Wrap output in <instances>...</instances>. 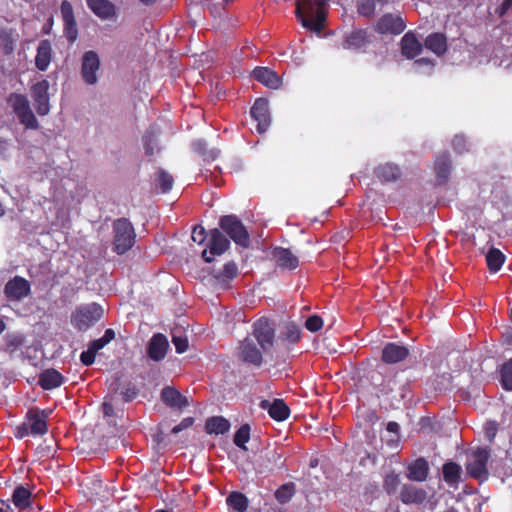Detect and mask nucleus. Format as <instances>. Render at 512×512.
<instances>
[{
  "label": "nucleus",
  "instance_id": "42",
  "mask_svg": "<svg viewBox=\"0 0 512 512\" xmlns=\"http://www.w3.org/2000/svg\"><path fill=\"white\" fill-rule=\"evenodd\" d=\"M500 376L502 388L512 391V358L501 366Z\"/></svg>",
  "mask_w": 512,
  "mask_h": 512
},
{
  "label": "nucleus",
  "instance_id": "32",
  "mask_svg": "<svg viewBox=\"0 0 512 512\" xmlns=\"http://www.w3.org/2000/svg\"><path fill=\"white\" fill-rule=\"evenodd\" d=\"M442 474L444 481L453 488H457L461 480L462 468L454 462L448 461L442 466Z\"/></svg>",
  "mask_w": 512,
  "mask_h": 512
},
{
  "label": "nucleus",
  "instance_id": "40",
  "mask_svg": "<svg viewBox=\"0 0 512 512\" xmlns=\"http://www.w3.org/2000/svg\"><path fill=\"white\" fill-rule=\"evenodd\" d=\"M400 484H401L400 475L396 474L395 472H390L384 478L383 490L389 496H393L398 492Z\"/></svg>",
  "mask_w": 512,
  "mask_h": 512
},
{
  "label": "nucleus",
  "instance_id": "24",
  "mask_svg": "<svg viewBox=\"0 0 512 512\" xmlns=\"http://www.w3.org/2000/svg\"><path fill=\"white\" fill-rule=\"evenodd\" d=\"M429 475V464L425 458H418L407 467V478L410 481L424 482Z\"/></svg>",
  "mask_w": 512,
  "mask_h": 512
},
{
  "label": "nucleus",
  "instance_id": "8",
  "mask_svg": "<svg viewBox=\"0 0 512 512\" xmlns=\"http://www.w3.org/2000/svg\"><path fill=\"white\" fill-rule=\"evenodd\" d=\"M6 299L10 302H20L31 295V284L22 276L9 279L3 289Z\"/></svg>",
  "mask_w": 512,
  "mask_h": 512
},
{
  "label": "nucleus",
  "instance_id": "37",
  "mask_svg": "<svg viewBox=\"0 0 512 512\" xmlns=\"http://www.w3.org/2000/svg\"><path fill=\"white\" fill-rule=\"evenodd\" d=\"M505 259V255L499 249L494 247L490 248L486 255V263L489 271L492 273L498 272L504 264Z\"/></svg>",
  "mask_w": 512,
  "mask_h": 512
},
{
  "label": "nucleus",
  "instance_id": "63",
  "mask_svg": "<svg viewBox=\"0 0 512 512\" xmlns=\"http://www.w3.org/2000/svg\"><path fill=\"white\" fill-rule=\"evenodd\" d=\"M414 65L415 66H421V65L433 66L434 64H433V61L428 58H420V59L415 60Z\"/></svg>",
  "mask_w": 512,
  "mask_h": 512
},
{
  "label": "nucleus",
  "instance_id": "12",
  "mask_svg": "<svg viewBox=\"0 0 512 512\" xmlns=\"http://www.w3.org/2000/svg\"><path fill=\"white\" fill-rule=\"evenodd\" d=\"M100 68V60L95 51H86L82 57L81 76L88 85L97 83V72Z\"/></svg>",
  "mask_w": 512,
  "mask_h": 512
},
{
  "label": "nucleus",
  "instance_id": "11",
  "mask_svg": "<svg viewBox=\"0 0 512 512\" xmlns=\"http://www.w3.org/2000/svg\"><path fill=\"white\" fill-rule=\"evenodd\" d=\"M253 335L264 351L274 344L275 330L267 318H260L254 323Z\"/></svg>",
  "mask_w": 512,
  "mask_h": 512
},
{
  "label": "nucleus",
  "instance_id": "10",
  "mask_svg": "<svg viewBox=\"0 0 512 512\" xmlns=\"http://www.w3.org/2000/svg\"><path fill=\"white\" fill-rule=\"evenodd\" d=\"M405 28L402 17L392 13L383 14L374 25V30L381 35H399Z\"/></svg>",
  "mask_w": 512,
  "mask_h": 512
},
{
  "label": "nucleus",
  "instance_id": "4",
  "mask_svg": "<svg viewBox=\"0 0 512 512\" xmlns=\"http://www.w3.org/2000/svg\"><path fill=\"white\" fill-rule=\"evenodd\" d=\"M103 308L97 303L78 307L71 315V323L79 331H86L103 317Z\"/></svg>",
  "mask_w": 512,
  "mask_h": 512
},
{
  "label": "nucleus",
  "instance_id": "3",
  "mask_svg": "<svg viewBox=\"0 0 512 512\" xmlns=\"http://www.w3.org/2000/svg\"><path fill=\"white\" fill-rule=\"evenodd\" d=\"M219 226L235 244L243 248L249 247V233L242 221L236 215L230 214L220 217Z\"/></svg>",
  "mask_w": 512,
  "mask_h": 512
},
{
  "label": "nucleus",
  "instance_id": "39",
  "mask_svg": "<svg viewBox=\"0 0 512 512\" xmlns=\"http://www.w3.org/2000/svg\"><path fill=\"white\" fill-rule=\"evenodd\" d=\"M296 492V487L293 482H288L285 484H282L276 491H275V498L280 504H286L288 503L292 497L294 496Z\"/></svg>",
  "mask_w": 512,
  "mask_h": 512
},
{
  "label": "nucleus",
  "instance_id": "48",
  "mask_svg": "<svg viewBox=\"0 0 512 512\" xmlns=\"http://www.w3.org/2000/svg\"><path fill=\"white\" fill-rule=\"evenodd\" d=\"M64 33L69 43H74L78 37L76 20L64 21Z\"/></svg>",
  "mask_w": 512,
  "mask_h": 512
},
{
  "label": "nucleus",
  "instance_id": "44",
  "mask_svg": "<svg viewBox=\"0 0 512 512\" xmlns=\"http://www.w3.org/2000/svg\"><path fill=\"white\" fill-rule=\"evenodd\" d=\"M0 48L5 55H10L14 51V38L10 31L0 28Z\"/></svg>",
  "mask_w": 512,
  "mask_h": 512
},
{
  "label": "nucleus",
  "instance_id": "6",
  "mask_svg": "<svg viewBox=\"0 0 512 512\" xmlns=\"http://www.w3.org/2000/svg\"><path fill=\"white\" fill-rule=\"evenodd\" d=\"M490 458V450L488 448L479 447L470 455V460L466 464L467 474L476 480L484 481L488 478L489 472L487 463Z\"/></svg>",
  "mask_w": 512,
  "mask_h": 512
},
{
  "label": "nucleus",
  "instance_id": "43",
  "mask_svg": "<svg viewBox=\"0 0 512 512\" xmlns=\"http://www.w3.org/2000/svg\"><path fill=\"white\" fill-rule=\"evenodd\" d=\"M155 180L157 184L160 186L163 193H168L172 189L174 178L164 169H158Z\"/></svg>",
  "mask_w": 512,
  "mask_h": 512
},
{
  "label": "nucleus",
  "instance_id": "30",
  "mask_svg": "<svg viewBox=\"0 0 512 512\" xmlns=\"http://www.w3.org/2000/svg\"><path fill=\"white\" fill-rule=\"evenodd\" d=\"M424 45L437 56L444 55L448 48L447 38L445 34L440 32L429 34L424 40Z\"/></svg>",
  "mask_w": 512,
  "mask_h": 512
},
{
  "label": "nucleus",
  "instance_id": "45",
  "mask_svg": "<svg viewBox=\"0 0 512 512\" xmlns=\"http://www.w3.org/2000/svg\"><path fill=\"white\" fill-rule=\"evenodd\" d=\"M301 329L294 323H289L285 327V331L281 334V339L288 343H297L301 339Z\"/></svg>",
  "mask_w": 512,
  "mask_h": 512
},
{
  "label": "nucleus",
  "instance_id": "35",
  "mask_svg": "<svg viewBox=\"0 0 512 512\" xmlns=\"http://www.w3.org/2000/svg\"><path fill=\"white\" fill-rule=\"evenodd\" d=\"M368 33L360 29L352 31L344 41V47L348 49H360L368 44Z\"/></svg>",
  "mask_w": 512,
  "mask_h": 512
},
{
  "label": "nucleus",
  "instance_id": "52",
  "mask_svg": "<svg viewBox=\"0 0 512 512\" xmlns=\"http://www.w3.org/2000/svg\"><path fill=\"white\" fill-rule=\"evenodd\" d=\"M60 11H61L63 22L69 21V20H75L73 7L69 1L64 0L61 3Z\"/></svg>",
  "mask_w": 512,
  "mask_h": 512
},
{
  "label": "nucleus",
  "instance_id": "54",
  "mask_svg": "<svg viewBox=\"0 0 512 512\" xmlns=\"http://www.w3.org/2000/svg\"><path fill=\"white\" fill-rule=\"evenodd\" d=\"M498 431V425L495 421H488L484 426L485 437L489 441H493Z\"/></svg>",
  "mask_w": 512,
  "mask_h": 512
},
{
  "label": "nucleus",
  "instance_id": "57",
  "mask_svg": "<svg viewBox=\"0 0 512 512\" xmlns=\"http://www.w3.org/2000/svg\"><path fill=\"white\" fill-rule=\"evenodd\" d=\"M112 400V396L110 398L106 397L105 401L102 404V412L107 417H113L115 415Z\"/></svg>",
  "mask_w": 512,
  "mask_h": 512
},
{
  "label": "nucleus",
  "instance_id": "16",
  "mask_svg": "<svg viewBox=\"0 0 512 512\" xmlns=\"http://www.w3.org/2000/svg\"><path fill=\"white\" fill-rule=\"evenodd\" d=\"M434 173L438 185H446L452 171V160L448 152L436 155L434 160Z\"/></svg>",
  "mask_w": 512,
  "mask_h": 512
},
{
  "label": "nucleus",
  "instance_id": "31",
  "mask_svg": "<svg viewBox=\"0 0 512 512\" xmlns=\"http://www.w3.org/2000/svg\"><path fill=\"white\" fill-rule=\"evenodd\" d=\"M253 77L261 84L276 89L280 86V78L277 73L267 67H257L253 71Z\"/></svg>",
  "mask_w": 512,
  "mask_h": 512
},
{
  "label": "nucleus",
  "instance_id": "26",
  "mask_svg": "<svg viewBox=\"0 0 512 512\" xmlns=\"http://www.w3.org/2000/svg\"><path fill=\"white\" fill-rule=\"evenodd\" d=\"M238 275V267L234 261H229L224 264L221 271L213 274L215 284L220 288L227 289L230 287V282Z\"/></svg>",
  "mask_w": 512,
  "mask_h": 512
},
{
  "label": "nucleus",
  "instance_id": "38",
  "mask_svg": "<svg viewBox=\"0 0 512 512\" xmlns=\"http://www.w3.org/2000/svg\"><path fill=\"white\" fill-rule=\"evenodd\" d=\"M226 503L237 512H245L248 508V499L240 492L230 493L226 498Z\"/></svg>",
  "mask_w": 512,
  "mask_h": 512
},
{
  "label": "nucleus",
  "instance_id": "51",
  "mask_svg": "<svg viewBox=\"0 0 512 512\" xmlns=\"http://www.w3.org/2000/svg\"><path fill=\"white\" fill-rule=\"evenodd\" d=\"M452 147L458 154L468 151L467 140L463 135H456L452 140Z\"/></svg>",
  "mask_w": 512,
  "mask_h": 512
},
{
  "label": "nucleus",
  "instance_id": "9",
  "mask_svg": "<svg viewBox=\"0 0 512 512\" xmlns=\"http://www.w3.org/2000/svg\"><path fill=\"white\" fill-rule=\"evenodd\" d=\"M49 86V82L42 79L33 84L30 89L36 112L40 116H45L50 111Z\"/></svg>",
  "mask_w": 512,
  "mask_h": 512
},
{
  "label": "nucleus",
  "instance_id": "60",
  "mask_svg": "<svg viewBox=\"0 0 512 512\" xmlns=\"http://www.w3.org/2000/svg\"><path fill=\"white\" fill-rule=\"evenodd\" d=\"M386 430L388 432H390V433L395 434L398 437L399 436L400 426H399V424L397 422L390 421V422L387 423Z\"/></svg>",
  "mask_w": 512,
  "mask_h": 512
},
{
  "label": "nucleus",
  "instance_id": "41",
  "mask_svg": "<svg viewBox=\"0 0 512 512\" xmlns=\"http://www.w3.org/2000/svg\"><path fill=\"white\" fill-rule=\"evenodd\" d=\"M250 431V425L246 423L241 425L234 434V444L244 451H247L246 443L250 440Z\"/></svg>",
  "mask_w": 512,
  "mask_h": 512
},
{
  "label": "nucleus",
  "instance_id": "17",
  "mask_svg": "<svg viewBox=\"0 0 512 512\" xmlns=\"http://www.w3.org/2000/svg\"><path fill=\"white\" fill-rule=\"evenodd\" d=\"M160 399L166 406L180 411L189 406L188 398L173 386H165Z\"/></svg>",
  "mask_w": 512,
  "mask_h": 512
},
{
  "label": "nucleus",
  "instance_id": "20",
  "mask_svg": "<svg viewBox=\"0 0 512 512\" xmlns=\"http://www.w3.org/2000/svg\"><path fill=\"white\" fill-rule=\"evenodd\" d=\"M409 356V349L401 344L389 342L382 349L381 359L386 364H396Z\"/></svg>",
  "mask_w": 512,
  "mask_h": 512
},
{
  "label": "nucleus",
  "instance_id": "59",
  "mask_svg": "<svg viewBox=\"0 0 512 512\" xmlns=\"http://www.w3.org/2000/svg\"><path fill=\"white\" fill-rule=\"evenodd\" d=\"M107 345V342L101 337L99 339H95V340H92L90 343H89V347L94 351V352H98L99 350H101L104 346Z\"/></svg>",
  "mask_w": 512,
  "mask_h": 512
},
{
  "label": "nucleus",
  "instance_id": "29",
  "mask_svg": "<svg viewBox=\"0 0 512 512\" xmlns=\"http://www.w3.org/2000/svg\"><path fill=\"white\" fill-rule=\"evenodd\" d=\"M64 383L63 375L56 369H46L40 373L38 384L44 390H52Z\"/></svg>",
  "mask_w": 512,
  "mask_h": 512
},
{
  "label": "nucleus",
  "instance_id": "28",
  "mask_svg": "<svg viewBox=\"0 0 512 512\" xmlns=\"http://www.w3.org/2000/svg\"><path fill=\"white\" fill-rule=\"evenodd\" d=\"M52 47L49 40H41L37 47L35 66L40 71H46L51 63Z\"/></svg>",
  "mask_w": 512,
  "mask_h": 512
},
{
  "label": "nucleus",
  "instance_id": "56",
  "mask_svg": "<svg viewBox=\"0 0 512 512\" xmlns=\"http://www.w3.org/2000/svg\"><path fill=\"white\" fill-rule=\"evenodd\" d=\"M96 352H94L89 346L86 351H83L80 355L81 363L85 366H90L94 363Z\"/></svg>",
  "mask_w": 512,
  "mask_h": 512
},
{
  "label": "nucleus",
  "instance_id": "34",
  "mask_svg": "<svg viewBox=\"0 0 512 512\" xmlns=\"http://www.w3.org/2000/svg\"><path fill=\"white\" fill-rule=\"evenodd\" d=\"M230 429V422L222 416H213L206 420L205 431L208 434H225Z\"/></svg>",
  "mask_w": 512,
  "mask_h": 512
},
{
  "label": "nucleus",
  "instance_id": "25",
  "mask_svg": "<svg viewBox=\"0 0 512 512\" xmlns=\"http://www.w3.org/2000/svg\"><path fill=\"white\" fill-rule=\"evenodd\" d=\"M88 7L100 19L116 17V6L109 0H86Z\"/></svg>",
  "mask_w": 512,
  "mask_h": 512
},
{
  "label": "nucleus",
  "instance_id": "13",
  "mask_svg": "<svg viewBox=\"0 0 512 512\" xmlns=\"http://www.w3.org/2000/svg\"><path fill=\"white\" fill-rule=\"evenodd\" d=\"M250 114L254 121H256L257 123V132H266L271 123L268 101L264 98L256 99L253 106L250 109Z\"/></svg>",
  "mask_w": 512,
  "mask_h": 512
},
{
  "label": "nucleus",
  "instance_id": "18",
  "mask_svg": "<svg viewBox=\"0 0 512 512\" xmlns=\"http://www.w3.org/2000/svg\"><path fill=\"white\" fill-rule=\"evenodd\" d=\"M169 347L168 340L162 333H156L150 339L147 345L148 357L156 362L163 360Z\"/></svg>",
  "mask_w": 512,
  "mask_h": 512
},
{
  "label": "nucleus",
  "instance_id": "14",
  "mask_svg": "<svg viewBox=\"0 0 512 512\" xmlns=\"http://www.w3.org/2000/svg\"><path fill=\"white\" fill-rule=\"evenodd\" d=\"M238 357L244 363L255 367H260L263 364L262 352L250 338H245L240 342L238 347Z\"/></svg>",
  "mask_w": 512,
  "mask_h": 512
},
{
  "label": "nucleus",
  "instance_id": "23",
  "mask_svg": "<svg viewBox=\"0 0 512 512\" xmlns=\"http://www.w3.org/2000/svg\"><path fill=\"white\" fill-rule=\"evenodd\" d=\"M373 173L381 183L396 182L402 175L400 167L391 162L379 164Z\"/></svg>",
  "mask_w": 512,
  "mask_h": 512
},
{
  "label": "nucleus",
  "instance_id": "58",
  "mask_svg": "<svg viewBox=\"0 0 512 512\" xmlns=\"http://www.w3.org/2000/svg\"><path fill=\"white\" fill-rule=\"evenodd\" d=\"M22 344V339L18 336L7 338L6 351L13 352Z\"/></svg>",
  "mask_w": 512,
  "mask_h": 512
},
{
  "label": "nucleus",
  "instance_id": "61",
  "mask_svg": "<svg viewBox=\"0 0 512 512\" xmlns=\"http://www.w3.org/2000/svg\"><path fill=\"white\" fill-rule=\"evenodd\" d=\"M102 338L107 344L110 343L115 338V331L112 328L106 329Z\"/></svg>",
  "mask_w": 512,
  "mask_h": 512
},
{
  "label": "nucleus",
  "instance_id": "15",
  "mask_svg": "<svg viewBox=\"0 0 512 512\" xmlns=\"http://www.w3.org/2000/svg\"><path fill=\"white\" fill-rule=\"evenodd\" d=\"M427 498V491L413 484H403L399 490V499L406 505H422Z\"/></svg>",
  "mask_w": 512,
  "mask_h": 512
},
{
  "label": "nucleus",
  "instance_id": "21",
  "mask_svg": "<svg viewBox=\"0 0 512 512\" xmlns=\"http://www.w3.org/2000/svg\"><path fill=\"white\" fill-rule=\"evenodd\" d=\"M260 407L267 410L269 416L276 421H284L290 415V408L283 399H274L273 402L262 400Z\"/></svg>",
  "mask_w": 512,
  "mask_h": 512
},
{
  "label": "nucleus",
  "instance_id": "2",
  "mask_svg": "<svg viewBox=\"0 0 512 512\" xmlns=\"http://www.w3.org/2000/svg\"><path fill=\"white\" fill-rule=\"evenodd\" d=\"M113 234V249L119 255L126 253L135 244V229L127 218H118L114 220Z\"/></svg>",
  "mask_w": 512,
  "mask_h": 512
},
{
  "label": "nucleus",
  "instance_id": "22",
  "mask_svg": "<svg viewBox=\"0 0 512 512\" xmlns=\"http://www.w3.org/2000/svg\"><path fill=\"white\" fill-rule=\"evenodd\" d=\"M401 54L407 59H414L421 54L423 50L422 43L417 39L416 35L409 31L400 41Z\"/></svg>",
  "mask_w": 512,
  "mask_h": 512
},
{
  "label": "nucleus",
  "instance_id": "53",
  "mask_svg": "<svg viewBox=\"0 0 512 512\" xmlns=\"http://www.w3.org/2000/svg\"><path fill=\"white\" fill-rule=\"evenodd\" d=\"M172 343L179 354L184 353L188 348V340L185 337L172 335Z\"/></svg>",
  "mask_w": 512,
  "mask_h": 512
},
{
  "label": "nucleus",
  "instance_id": "50",
  "mask_svg": "<svg viewBox=\"0 0 512 512\" xmlns=\"http://www.w3.org/2000/svg\"><path fill=\"white\" fill-rule=\"evenodd\" d=\"M143 147L147 156H152L155 152V137L152 133H146L142 137Z\"/></svg>",
  "mask_w": 512,
  "mask_h": 512
},
{
  "label": "nucleus",
  "instance_id": "46",
  "mask_svg": "<svg viewBox=\"0 0 512 512\" xmlns=\"http://www.w3.org/2000/svg\"><path fill=\"white\" fill-rule=\"evenodd\" d=\"M266 460L271 465V469L273 468H282L285 465L284 453L280 448L273 449L266 453Z\"/></svg>",
  "mask_w": 512,
  "mask_h": 512
},
{
  "label": "nucleus",
  "instance_id": "55",
  "mask_svg": "<svg viewBox=\"0 0 512 512\" xmlns=\"http://www.w3.org/2000/svg\"><path fill=\"white\" fill-rule=\"evenodd\" d=\"M206 237L207 234L203 226L197 225L193 228L191 238L194 242L202 244L205 241Z\"/></svg>",
  "mask_w": 512,
  "mask_h": 512
},
{
  "label": "nucleus",
  "instance_id": "64",
  "mask_svg": "<svg viewBox=\"0 0 512 512\" xmlns=\"http://www.w3.org/2000/svg\"><path fill=\"white\" fill-rule=\"evenodd\" d=\"M11 507L9 503L5 500L0 499V512H10Z\"/></svg>",
  "mask_w": 512,
  "mask_h": 512
},
{
  "label": "nucleus",
  "instance_id": "5",
  "mask_svg": "<svg viewBox=\"0 0 512 512\" xmlns=\"http://www.w3.org/2000/svg\"><path fill=\"white\" fill-rule=\"evenodd\" d=\"M8 102L17 115L19 122L26 129L37 130L39 128V122L32 112L29 101L25 95L11 93Z\"/></svg>",
  "mask_w": 512,
  "mask_h": 512
},
{
  "label": "nucleus",
  "instance_id": "19",
  "mask_svg": "<svg viewBox=\"0 0 512 512\" xmlns=\"http://www.w3.org/2000/svg\"><path fill=\"white\" fill-rule=\"evenodd\" d=\"M48 413L45 410H29L26 415L30 433L32 435H44L48 431Z\"/></svg>",
  "mask_w": 512,
  "mask_h": 512
},
{
  "label": "nucleus",
  "instance_id": "1",
  "mask_svg": "<svg viewBox=\"0 0 512 512\" xmlns=\"http://www.w3.org/2000/svg\"><path fill=\"white\" fill-rule=\"evenodd\" d=\"M326 0H297L295 15L302 26L315 32L324 28Z\"/></svg>",
  "mask_w": 512,
  "mask_h": 512
},
{
  "label": "nucleus",
  "instance_id": "36",
  "mask_svg": "<svg viewBox=\"0 0 512 512\" xmlns=\"http://www.w3.org/2000/svg\"><path fill=\"white\" fill-rule=\"evenodd\" d=\"M111 389L116 393L120 389V394L125 402L133 401L139 394V389L132 382L124 383L122 386L115 380L111 384Z\"/></svg>",
  "mask_w": 512,
  "mask_h": 512
},
{
  "label": "nucleus",
  "instance_id": "33",
  "mask_svg": "<svg viewBox=\"0 0 512 512\" xmlns=\"http://www.w3.org/2000/svg\"><path fill=\"white\" fill-rule=\"evenodd\" d=\"M31 496L32 493L29 489L19 485L13 491L12 502L20 511H27L32 508Z\"/></svg>",
  "mask_w": 512,
  "mask_h": 512
},
{
  "label": "nucleus",
  "instance_id": "49",
  "mask_svg": "<svg viewBox=\"0 0 512 512\" xmlns=\"http://www.w3.org/2000/svg\"><path fill=\"white\" fill-rule=\"evenodd\" d=\"M323 327V320L318 315L309 316L305 321V328L310 332H317Z\"/></svg>",
  "mask_w": 512,
  "mask_h": 512
},
{
  "label": "nucleus",
  "instance_id": "62",
  "mask_svg": "<svg viewBox=\"0 0 512 512\" xmlns=\"http://www.w3.org/2000/svg\"><path fill=\"white\" fill-rule=\"evenodd\" d=\"M193 423H194V418L186 417V418L182 419V421L179 423V425L182 428V430H184V429L191 427L193 425Z\"/></svg>",
  "mask_w": 512,
  "mask_h": 512
},
{
  "label": "nucleus",
  "instance_id": "27",
  "mask_svg": "<svg viewBox=\"0 0 512 512\" xmlns=\"http://www.w3.org/2000/svg\"><path fill=\"white\" fill-rule=\"evenodd\" d=\"M272 255L276 261V264L282 269L294 270L299 265L298 258L291 252L290 249L276 247L273 250Z\"/></svg>",
  "mask_w": 512,
  "mask_h": 512
},
{
  "label": "nucleus",
  "instance_id": "7",
  "mask_svg": "<svg viewBox=\"0 0 512 512\" xmlns=\"http://www.w3.org/2000/svg\"><path fill=\"white\" fill-rule=\"evenodd\" d=\"M230 248V240L218 229L209 231L208 250L202 252V258L205 262L211 263L215 256H219Z\"/></svg>",
  "mask_w": 512,
  "mask_h": 512
},
{
  "label": "nucleus",
  "instance_id": "47",
  "mask_svg": "<svg viewBox=\"0 0 512 512\" xmlns=\"http://www.w3.org/2000/svg\"><path fill=\"white\" fill-rule=\"evenodd\" d=\"M376 0H358L357 11L361 16L372 17L376 9Z\"/></svg>",
  "mask_w": 512,
  "mask_h": 512
}]
</instances>
